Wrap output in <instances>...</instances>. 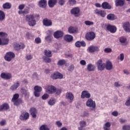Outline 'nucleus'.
<instances>
[{
    "instance_id": "nucleus-1",
    "label": "nucleus",
    "mask_w": 130,
    "mask_h": 130,
    "mask_svg": "<svg viewBox=\"0 0 130 130\" xmlns=\"http://www.w3.org/2000/svg\"><path fill=\"white\" fill-rule=\"evenodd\" d=\"M35 15L33 14L27 15L25 16V20L27 22H28L29 26L34 27L36 25V20L34 19Z\"/></svg>"
},
{
    "instance_id": "nucleus-2",
    "label": "nucleus",
    "mask_w": 130,
    "mask_h": 130,
    "mask_svg": "<svg viewBox=\"0 0 130 130\" xmlns=\"http://www.w3.org/2000/svg\"><path fill=\"white\" fill-rule=\"evenodd\" d=\"M95 38H96V34L93 31L88 32L85 35V39L86 40H88V41H92L94 40Z\"/></svg>"
},
{
    "instance_id": "nucleus-3",
    "label": "nucleus",
    "mask_w": 130,
    "mask_h": 130,
    "mask_svg": "<svg viewBox=\"0 0 130 130\" xmlns=\"http://www.w3.org/2000/svg\"><path fill=\"white\" fill-rule=\"evenodd\" d=\"M15 55L14 52H8L4 56V58L7 61H11L13 58H15Z\"/></svg>"
},
{
    "instance_id": "nucleus-4",
    "label": "nucleus",
    "mask_w": 130,
    "mask_h": 130,
    "mask_svg": "<svg viewBox=\"0 0 130 130\" xmlns=\"http://www.w3.org/2000/svg\"><path fill=\"white\" fill-rule=\"evenodd\" d=\"M96 66L99 71H103L105 69L106 64L102 62V60L99 59L96 62Z\"/></svg>"
},
{
    "instance_id": "nucleus-5",
    "label": "nucleus",
    "mask_w": 130,
    "mask_h": 130,
    "mask_svg": "<svg viewBox=\"0 0 130 130\" xmlns=\"http://www.w3.org/2000/svg\"><path fill=\"white\" fill-rule=\"evenodd\" d=\"M34 95L35 97H39L40 96V92L42 91V87L38 85H36L34 87Z\"/></svg>"
},
{
    "instance_id": "nucleus-6",
    "label": "nucleus",
    "mask_w": 130,
    "mask_h": 130,
    "mask_svg": "<svg viewBox=\"0 0 130 130\" xmlns=\"http://www.w3.org/2000/svg\"><path fill=\"white\" fill-rule=\"evenodd\" d=\"M86 106L91 108H95L96 107V103L95 101H93L92 99H88L86 102Z\"/></svg>"
},
{
    "instance_id": "nucleus-7",
    "label": "nucleus",
    "mask_w": 130,
    "mask_h": 130,
    "mask_svg": "<svg viewBox=\"0 0 130 130\" xmlns=\"http://www.w3.org/2000/svg\"><path fill=\"white\" fill-rule=\"evenodd\" d=\"M29 117H30V114L26 112H23L19 116L20 120H27L29 119Z\"/></svg>"
},
{
    "instance_id": "nucleus-8",
    "label": "nucleus",
    "mask_w": 130,
    "mask_h": 130,
    "mask_svg": "<svg viewBox=\"0 0 130 130\" xmlns=\"http://www.w3.org/2000/svg\"><path fill=\"white\" fill-rule=\"evenodd\" d=\"M95 14L98 15V16H100L102 18H105L106 17V12L104 10L96 9L95 10Z\"/></svg>"
},
{
    "instance_id": "nucleus-9",
    "label": "nucleus",
    "mask_w": 130,
    "mask_h": 130,
    "mask_svg": "<svg viewBox=\"0 0 130 130\" xmlns=\"http://www.w3.org/2000/svg\"><path fill=\"white\" fill-rule=\"evenodd\" d=\"M72 15H74L75 17H79L80 16V8L75 7L71 10Z\"/></svg>"
},
{
    "instance_id": "nucleus-10",
    "label": "nucleus",
    "mask_w": 130,
    "mask_h": 130,
    "mask_svg": "<svg viewBox=\"0 0 130 130\" xmlns=\"http://www.w3.org/2000/svg\"><path fill=\"white\" fill-rule=\"evenodd\" d=\"M12 74L10 73H2L1 77L5 80H10L12 78Z\"/></svg>"
},
{
    "instance_id": "nucleus-11",
    "label": "nucleus",
    "mask_w": 130,
    "mask_h": 130,
    "mask_svg": "<svg viewBox=\"0 0 130 130\" xmlns=\"http://www.w3.org/2000/svg\"><path fill=\"white\" fill-rule=\"evenodd\" d=\"M66 98L69 100V103H72L73 101H74V94L72 92H67L66 93Z\"/></svg>"
},
{
    "instance_id": "nucleus-12",
    "label": "nucleus",
    "mask_w": 130,
    "mask_h": 130,
    "mask_svg": "<svg viewBox=\"0 0 130 130\" xmlns=\"http://www.w3.org/2000/svg\"><path fill=\"white\" fill-rule=\"evenodd\" d=\"M100 49H99V47L96 46H90L88 48V51L89 52L91 53H93V52H96L97 51H99Z\"/></svg>"
},
{
    "instance_id": "nucleus-13",
    "label": "nucleus",
    "mask_w": 130,
    "mask_h": 130,
    "mask_svg": "<svg viewBox=\"0 0 130 130\" xmlns=\"http://www.w3.org/2000/svg\"><path fill=\"white\" fill-rule=\"evenodd\" d=\"M91 98V94L88 92L87 90H84L81 93V98L82 99H85V98H87V99H89Z\"/></svg>"
},
{
    "instance_id": "nucleus-14",
    "label": "nucleus",
    "mask_w": 130,
    "mask_h": 130,
    "mask_svg": "<svg viewBox=\"0 0 130 130\" xmlns=\"http://www.w3.org/2000/svg\"><path fill=\"white\" fill-rule=\"evenodd\" d=\"M51 78L53 79V80H56L57 79H62L63 78V75L57 72L52 74L51 76Z\"/></svg>"
},
{
    "instance_id": "nucleus-15",
    "label": "nucleus",
    "mask_w": 130,
    "mask_h": 130,
    "mask_svg": "<svg viewBox=\"0 0 130 130\" xmlns=\"http://www.w3.org/2000/svg\"><path fill=\"white\" fill-rule=\"evenodd\" d=\"M43 25L46 26V27H50V26H52V21L51 20L46 18L43 19Z\"/></svg>"
},
{
    "instance_id": "nucleus-16",
    "label": "nucleus",
    "mask_w": 130,
    "mask_h": 130,
    "mask_svg": "<svg viewBox=\"0 0 130 130\" xmlns=\"http://www.w3.org/2000/svg\"><path fill=\"white\" fill-rule=\"evenodd\" d=\"M56 91V88L53 85L48 86L47 88V92L49 94H53Z\"/></svg>"
},
{
    "instance_id": "nucleus-17",
    "label": "nucleus",
    "mask_w": 130,
    "mask_h": 130,
    "mask_svg": "<svg viewBox=\"0 0 130 130\" xmlns=\"http://www.w3.org/2000/svg\"><path fill=\"white\" fill-rule=\"evenodd\" d=\"M53 36L56 39H58L61 38L63 36V32L61 30H57L56 32H54Z\"/></svg>"
},
{
    "instance_id": "nucleus-18",
    "label": "nucleus",
    "mask_w": 130,
    "mask_h": 130,
    "mask_svg": "<svg viewBox=\"0 0 130 130\" xmlns=\"http://www.w3.org/2000/svg\"><path fill=\"white\" fill-rule=\"evenodd\" d=\"M29 113L33 118L37 117V109L36 108H31L29 110Z\"/></svg>"
},
{
    "instance_id": "nucleus-19",
    "label": "nucleus",
    "mask_w": 130,
    "mask_h": 130,
    "mask_svg": "<svg viewBox=\"0 0 130 130\" xmlns=\"http://www.w3.org/2000/svg\"><path fill=\"white\" fill-rule=\"evenodd\" d=\"M107 30L109 31L111 33H115L116 32V27L114 25L109 24L107 26Z\"/></svg>"
},
{
    "instance_id": "nucleus-20",
    "label": "nucleus",
    "mask_w": 130,
    "mask_h": 130,
    "mask_svg": "<svg viewBox=\"0 0 130 130\" xmlns=\"http://www.w3.org/2000/svg\"><path fill=\"white\" fill-rule=\"evenodd\" d=\"M123 28L125 32L129 33L130 32V24L128 22H126L123 23Z\"/></svg>"
},
{
    "instance_id": "nucleus-21",
    "label": "nucleus",
    "mask_w": 130,
    "mask_h": 130,
    "mask_svg": "<svg viewBox=\"0 0 130 130\" xmlns=\"http://www.w3.org/2000/svg\"><path fill=\"white\" fill-rule=\"evenodd\" d=\"M10 109V106L8 103H4L0 106V111H4Z\"/></svg>"
},
{
    "instance_id": "nucleus-22",
    "label": "nucleus",
    "mask_w": 130,
    "mask_h": 130,
    "mask_svg": "<svg viewBox=\"0 0 130 130\" xmlns=\"http://www.w3.org/2000/svg\"><path fill=\"white\" fill-rule=\"evenodd\" d=\"M39 6L40 8L45 9L47 6V1L46 0H40L39 2Z\"/></svg>"
},
{
    "instance_id": "nucleus-23",
    "label": "nucleus",
    "mask_w": 130,
    "mask_h": 130,
    "mask_svg": "<svg viewBox=\"0 0 130 130\" xmlns=\"http://www.w3.org/2000/svg\"><path fill=\"white\" fill-rule=\"evenodd\" d=\"M20 87V82L17 81L16 83H14L10 87V90L12 91H15Z\"/></svg>"
},
{
    "instance_id": "nucleus-24",
    "label": "nucleus",
    "mask_w": 130,
    "mask_h": 130,
    "mask_svg": "<svg viewBox=\"0 0 130 130\" xmlns=\"http://www.w3.org/2000/svg\"><path fill=\"white\" fill-rule=\"evenodd\" d=\"M14 47L15 50H20L21 48H22V49H24V48H25V45L24 44L20 45L17 43H15L14 44Z\"/></svg>"
},
{
    "instance_id": "nucleus-25",
    "label": "nucleus",
    "mask_w": 130,
    "mask_h": 130,
    "mask_svg": "<svg viewBox=\"0 0 130 130\" xmlns=\"http://www.w3.org/2000/svg\"><path fill=\"white\" fill-rule=\"evenodd\" d=\"M75 46L76 47H81V46H82L83 47H85L86 46V42L85 41H77L75 43Z\"/></svg>"
},
{
    "instance_id": "nucleus-26",
    "label": "nucleus",
    "mask_w": 130,
    "mask_h": 130,
    "mask_svg": "<svg viewBox=\"0 0 130 130\" xmlns=\"http://www.w3.org/2000/svg\"><path fill=\"white\" fill-rule=\"evenodd\" d=\"M102 8L104 10H110L111 9V6L107 2H104L102 4Z\"/></svg>"
},
{
    "instance_id": "nucleus-27",
    "label": "nucleus",
    "mask_w": 130,
    "mask_h": 130,
    "mask_svg": "<svg viewBox=\"0 0 130 130\" xmlns=\"http://www.w3.org/2000/svg\"><path fill=\"white\" fill-rule=\"evenodd\" d=\"M107 19L110 21H113L117 19V17L115 15L110 13L107 16Z\"/></svg>"
},
{
    "instance_id": "nucleus-28",
    "label": "nucleus",
    "mask_w": 130,
    "mask_h": 130,
    "mask_svg": "<svg viewBox=\"0 0 130 130\" xmlns=\"http://www.w3.org/2000/svg\"><path fill=\"white\" fill-rule=\"evenodd\" d=\"M74 38L71 35H67L64 37V40L67 42H72Z\"/></svg>"
},
{
    "instance_id": "nucleus-29",
    "label": "nucleus",
    "mask_w": 130,
    "mask_h": 130,
    "mask_svg": "<svg viewBox=\"0 0 130 130\" xmlns=\"http://www.w3.org/2000/svg\"><path fill=\"white\" fill-rule=\"evenodd\" d=\"M57 3V0H49L48 6L50 8H53Z\"/></svg>"
},
{
    "instance_id": "nucleus-30",
    "label": "nucleus",
    "mask_w": 130,
    "mask_h": 130,
    "mask_svg": "<svg viewBox=\"0 0 130 130\" xmlns=\"http://www.w3.org/2000/svg\"><path fill=\"white\" fill-rule=\"evenodd\" d=\"M95 69H96V67L91 63H89L87 65V70L88 72H94Z\"/></svg>"
},
{
    "instance_id": "nucleus-31",
    "label": "nucleus",
    "mask_w": 130,
    "mask_h": 130,
    "mask_svg": "<svg viewBox=\"0 0 130 130\" xmlns=\"http://www.w3.org/2000/svg\"><path fill=\"white\" fill-rule=\"evenodd\" d=\"M105 68L106 70H108V71H110V70H112V68H113V66H112V63H111V62L109 61H107Z\"/></svg>"
},
{
    "instance_id": "nucleus-32",
    "label": "nucleus",
    "mask_w": 130,
    "mask_h": 130,
    "mask_svg": "<svg viewBox=\"0 0 130 130\" xmlns=\"http://www.w3.org/2000/svg\"><path fill=\"white\" fill-rule=\"evenodd\" d=\"M3 8L4 10H10L12 8V4L10 3H6L3 5Z\"/></svg>"
},
{
    "instance_id": "nucleus-33",
    "label": "nucleus",
    "mask_w": 130,
    "mask_h": 130,
    "mask_svg": "<svg viewBox=\"0 0 130 130\" xmlns=\"http://www.w3.org/2000/svg\"><path fill=\"white\" fill-rule=\"evenodd\" d=\"M12 102L13 103V104L16 106H19L21 103H23V100H22L21 99H18L15 101H12Z\"/></svg>"
},
{
    "instance_id": "nucleus-34",
    "label": "nucleus",
    "mask_w": 130,
    "mask_h": 130,
    "mask_svg": "<svg viewBox=\"0 0 130 130\" xmlns=\"http://www.w3.org/2000/svg\"><path fill=\"white\" fill-rule=\"evenodd\" d=\"M115 5L116 7H122L124 5L123 0H116Z\"/></svg>"
},
{
    "instance_id": "nucleus-35",
    "label": "nucleus",
    "mask_w": 130,
    "mask_h": 130,
    "mask_svg": "<svg viewBox=\"0 0 130 130\" xmlns=\"http://www.w3.org/2000/svg\"><path fill=\"white\" fill-rule=\"evenodd\" d=\"M79 125L80 126L78 127V130H83V128L87 125V123L85 121H81L79 122Z\"/></svg>"
},
{
    "instance_id": "nucleus-36",
    "label": "nucleus",
    "mask_w": 130,
    "mask_h": 130,
    "mask_svg": "<svg viewBox=\"0 0 130 130\" xmlns=\"http://www.w3.org/2000/svg\"><path fill=\"white\" fill-rule=\"evenodd\" d=\"M10 42V39L8 38H4L1 39V45H8L9 42Z\"/></svg>"
},
{
    "instance_id": "nucleus-37",
    "label": "nucleus",
    "mask_w": 130,
    "mask_h": 130,
    "mask_svg": "<svg viewBox=\"0 0 130 130\" xmlns=\"http://www.w3.org/2000/svg\"><path fill=\"white\" fill-rule=\"evenodd\" d=\"M78 30L77 29V28L73 27V26H70L68 28V32L70 34H73V33H76Z\"/></svg>"
},
{
    "instance_id": "nucleus-38",
    "label": "nucleus",
    "mask_w": 130,
    "mask_h": 130,
    "mask_svg": "<svg viewBox=\"0 0 130 130\" xmlns=\"http://www.w3.org/2000/svg\"><path fill=\"white\" fill-rule=\"evenodd\" d=\"M56 102V100L54 98H51L50 99L49 101L48 102V103L49 105H50L51 106H52L55 104V103Z\"/></svg>"
},
{
    "instance_id": "nucleus-39",
    "label": "nucleus",
    "mask_w": 130,
    "mask_h": 130,
    "mask_svg": "<svg viewBox=\"0 0 130 130\" xmlns=\"http://www.w3.org/2000/svg\"><path fill=\"white\" fill-rule=\"evenodd\" d=\"M6 19V14L3 11L0 10V21H4Z\"/></svg>"
},
{
    "instance_id": "nucleus-40",
    "label": "nucleus",
    "mask_w": 130,
    "mask_h": 130,
    "mask_svg": "<svg viewBox=\"0 0 130 130\" xmlns=\"http://www.w3.org/2000/svg\"><path fill=\"white\" fill-rule=\"evenodd\" d=\"M44 53L46 56H47V57H51V56H52L51 51L50 50H45Z\"/></svg>"
},
{
    "instance_id": "nucleus-41",
    "label": "nucleus",
    "mask_w": 130,
    "mask_h": 130,
    "mask_svg": "<svg viewBox=\"0 0 130 130\" xmlns=\"http://www.w3.org/2000/svg\"><path fill=\"white\" fill-rule=\"evenodd\" d=\"M19 97H20L19 93H15L13 95V97L11 101H15V100L19 99Z\"/></svg>"
},
{
    "instance_id": "nucleus-42",
    "label": "nucleus",
    "mask_w": 130,
    "mask_h": 130,
    "mask_svg": "<svg viewBox=\"0 0 130 130\" xmlns=\"http://www.w3.org/2000/svg\"><path fill=\"white\" fill-rule=\"evenodd\" d=\"M66 64V60H64V59L59 60L57 62L58 66H63V64Z\"/></svg>"
},
{
    "instance_id": "nucleus-43",
    "label": "nucleus",
    "mask_w": 130,
    "mask_h": 130,
    "mask_svg": "<svg viewBox=\"0 0 130 130\" xmlns=\"http://www.w3.org/2000/svg\"><path fill=\"white\" fill-rule=\"evenodd\" d=\"M43 59L45 62H48V63L51 62V59L49 58V57L44 56L43 57Z\"/></svg>"
},
{
    "instance_id": "nucleus-44",
    "label": "nucleus",
    "mask_w": 130,
    "mask_h": 130,
    "mask_svg": "<svg viewBox=\"0 0 130 130\" xmlns=\"http://www.w3.org/2000/svg\"><path fill=\"white\" fill-rule=\"evenodd\" d=\"M84 24H85L86 26H91V25H94V22L89 20H86L84 22Z\"/></svg>"
},
{
    "instance_id": "nucleus-45",
    "label": "nucleus",
    "mask_w": 130,
    "mask_h": 130,
    "mask_svg": "<svg viewBox=\"0 0 130 130\" xmlns=\"http://www.w3.org/2000/svg\"><path fill=\"white\" fill-rule=\"evenodd\" d=\"M40 130H49V128L47 127V126L46 125H42L40 127Z\"/></svg>"
},
{
    "instance_id": "nucleus-46",
    "label": "nucleus",
    "mask_w": 130,
    "mask_h": 130,
    "mask_svg": "<svg viewBox=\"0 0 130 130\" xmlns=\"http://www.w3.org/2000/svg\"><path fill=\"white\" fill-rule=\"evenodd\" d=\"M69 3L70 6H74L76 5L77 1H76V0H69Z\"/></svg>"
},
{
    "instance_id": "nucleus-47",
    "label": "nucleus",
    "mask_w": 130,
    "mask_h": 130,
    "mask_svg": "<svg viewBox=\"0 0 130 130\" xmlns=\"http://www.w3.org/2000/svg\"><path fill=\"white\" fill-rule=\"evenodd\" d=\"M104 52L106 53H110V52H112V49L110 48H106L104 49Z\"/></svg>"
},
{
    "instance_id": "nucleus-48",
    "label": "nucleus",
    "mask_w": 130,
    "mask_h": 130,
    "mask_svg": "<svg viewBox=\"0 0 130 130\" xmlns=\"http://www.w3.org/2000/svg\"><path fill=\"white\" fill-rule=\"evenodd\" d=\"M49 97V95L47 94V93H45L42 96V98L43 100H46V99H48Z\"/></svg>"
},
{
    "instance_id": "nucleus-49",
    "label": "nucleus",
    "mask_w": 130,
    "mask_h": 130,
    "mask_svg": "<svg viewBox=\"0 0 130 130\" xmlns=\"http://www.w3.org/2000/svg\"><path fill=\"white\" fill-rule=\"evenodd\" d=\"M8 34L6 32H0V37H7Z\"/></svg>"
},
{
    "instance_id": "nucleus-50",
    "label": "nucleus",
    "mask_w": 130,
    "mask_h": 130,
    "mask_svg": "<svg viewBox=\"0 0 130 130\" xmlns=\"http://www.w3.org/2000/svg\"><path fill=\"white\" fill-rule=\"evenodd\" d=\"M122 129L123 130H130V126L125 125L123 126Z\"/></svg>"
},
{
    "instance_id": "nucleus-51",
    "label": "nucleus",
    "mask_w": 130,
    "mask_h": 130,
    "mask_svg": "<svg viewBox=\"0 0 130 130\" xmlns=\"http://www.w3.org/2000/svg\"><path fill=\"white\" fill-rule=\"evenodd\" d=\"M35 42L37 44H39L41 42V39L40 38H37L35 39Z\"/></svg>"
},
{
    "instance_id": "nucleus-52",
    "label": "nucleus",
    "mask_w": 130,
    "mask_h": 130,
    "mask_svg": "<svg viewBox=\"0 0 130 130\" xmlns=\"http://www.w3.org/2000/svg\"><path fill=\"white\" fill-rule=\"evenodd\" d=\"M125 41H126V39H125V38H120V42H121V43H125Z\"/></svg>"
},
{
    "instance_id": "nucleus-53",
    "label": "nucleus",
    "mask_w": 130,
    "mask_h": 130,
    "mask_svg": "<svg viewBox=\"0 0 130 130\" xmlns=\"http://www.w3.org/2000/svg\"><path fill=\"white\" fill-rule=\"evenodd\" d=\"M56 124L58 126V127H61L62 125V123H61L60 121H57L56 122Z\"/></svg>"
},
{
    "instance_id": "nucleus-54",
    "label": "nucleus",
    "mask_w": 130,
    "mask_h": 130,
    "mask_svg": "<svg viewBox=\"0 0 130 130\" xmlns=\"http://www.w3.org/2000/svg\"><path fill=\"white\" fill-rule=\"evenodd\" d=\"M74 69H75V66H74V65L72 64L69 67L68 70L69 71V72H73V71H74Z\"/></svg>"
},
{
    "instance_id": "nucleus-55",
    "label": "nucleus",
    "mask_w": 130,
    "mask_h": 130,
    "mask_svg": "<svg viewBox=\"0 0 130 130\" xmlns=\"http://www.w3.org/2000/svg\"><path fill=\"white\" fill-rule=\"evenodd\" d=\"M125 105H126V106H130V96L128 98V100L126 101L125 103Z\"/></svg>"
},
{
    "instance_id": "nucleus-56",
    "label": "nucleus",
    "mask_w": 130,
    "mask_h": 130,
    "mask_svg": "<svg viewBox=\"0 0 130 130\" xmlns=\"http://www.w3.org/2000/svg\"><path fill=\"white\" fill-rule=\"evenodd\" d=\"M66 1L64 0H59L58 1V4L59 5H60L61 6H63V4H65Z\"/></svg>"
},
{
    "instance_id": "nucleus-57",
    "label": "nucleus",
    "mask_w": 130,
    "mask_h": 130,
    "mask_svg": "<svg viewBox=\"0 0 130 130\" xmlns=\"http://www.w3.org/2000/svg\"><path fill=\"white\" fill-rule=\"evenodd\" d=\"M33 58V57L31 55H27L26 56V59L27 60H30Z\"/></svg>"
},
{
    "instance_id": "nucleus-58",
    "label": "nucleus",
    "mask_w": 130,
    "mask_h": 130,
    "mask_svg": "<svg viewBox=\"0 0 130 130\" xmlns=\"http://www.w3.org/2000/svg\"><path fill=\"white\" fill-rule=\"evenodd\" d=\"M80 64H81V66H86V64L87 63L86 62V61H85V60H81L80 61Z\"/></svg>"
},
{
    "instance_id": "nucleus-59",
    "label": "nucleus",
    "mask_w": 130,
    "mask_h": 130,
    "mask_svg": "<svg viewBox=\"0 0 130 130\" xmlns=\"http://www.w3.org/2000/svg\"><path fill=\"white\" fill-rule=\"evenodd\" d=\"M55 92H56V95H59L61 93V89H56Z\"/></svg>"
},
{
    "instance_id": "nucleus-60",
    "label": "nucleus",
    "mask_w": 130,
    "mask_h": 130,
    "mask_svg": "<svg viewBox=\"0 0 130 130\" xmlns=\"http://www.w3.org/2000/svg\"><path fill=\"white\" fill-rule=\"evenodd\" d=\"M105 127H110V126H111V123H110L109 122H107L105 123Z\"/></svg>"
},
{
    "instance_id": "nucleus-61",
    "label": "nucleus",
    "mask_w": 130,
    "mask_h": 130,
    "mask_svg": "<svg viewBox=\"0 0 130 130\" xmlns=\"http://www.w3.org/2000/svg\"><path fill=\"white\" fill-rule=\"evenodd\" d=\"M24 8H25V5L24 4H22V5H20L19 6L18 9L20 10H23V9H24Z\"/></svg>"
},
{
    "instance_id": "nucleus-62",
    "label": "nucleus",
    "mask_w": 130,
    "mask_h": 130,
    "mask_svg": "<svg viewBox=\"0 0 130 130\" xmlns=\"http://www.w3.org/2000/svg\"><path fill=\"white\" fill-rule=\"evenodd\" d=\"M26 38H27V39H29V38H30V37H32V35H31V34H30L29 32H26Z\"/></svg>"
},
{
    "instance_id": "nucleus-63",
    "label": "nucleus",
    "mask_w": 130,
    "mask_h": 130,
    "mask_svg": "<svg viewBox=\"0 0 130 130\" xmlns=\"http://www.w3.org/2000/svg\"><path fill=\"white\" fill-rule=\"evenodd\" d=\"M45 40H46V41L50 42L51 41V38L50 37V36H48L45 38Z\"/></svg>"
},
{
    "instance_id": "nucleus-64",
    "label": "nucleus",
    "mask_w": 130,
    "mask_h": 130,
    "mask_svg": "<svg viewBox=\"0 0 130 130\" xmlns=\"http://www.w3.org/2000/svg\"><path fill=\"white\" fill-rule=\"evenodd\" d=\"M5 124H6V120H2L1 122H0V125H1L2 126L5 125Z\"/></svg>"
}]
</instances>
